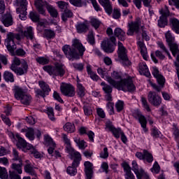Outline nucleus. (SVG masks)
I'll list each match as a JSON object with an SVG mask.
<instances>
[{
  "mask_svg": "<svg viewBox=\"0 0 179 179\" xmlns=\"http://www.w3.org/2000/svg\"><path fill=\"white\" fill-rule=\"evenodd\" d=\"M111 77H107V80L110 85L114 86L117 90H122L123 92H135L136 87L132 81V78H128L122 79L121 78V73L117 71H113L111 73ZM114 79L118 80L120 81L116 82Z\"/></svg>",
  "mask_w": 179,
  "mask_h": 179,
  "instance_id": "obj_1",
  "label": "nucleus"
},
{
  "mask_svg": "<svg viewBox=\"0 0 179 179\" xmlns=\"http://www.w3.org/2000/svg\"><path fill=\"white\" fill-rule=\"evenodd\" d=\"M62 51L69 61H75V59H79L80 56L82 57L83 55L85 48L79 40L76 39L73 41L72 47L65 45L62 47Z\"/></svg>",
  "mask_w": 179,
  "mask_h": 179,
  "instance_id": "obj_2",
  "label": "nucleus"
},
{
  "mask_svg": "<svg viewBox=\"0 0 179 179\" xmlns=\"http://www.w3.org/2000/svg\"><path fill=\"white\" fill-rule=\"evenodd\" d=\"M15 38H16V40H20V35L19 34L9 32L7 34L6 38L5 40V45L10 55H12V57H15V55H18V57H23L24 55H26L24 50L22 48L16 50ZM15 50H16L15 52Z\"/></svg>",
  "mask_w": 179,
  "mask_h": 179,
  "instance_id": "obj_3",
  "label": "nucleus"
},
{
  "mask_svg": "<svg viewBox=\"0 0 179 179\" xmlns=\"http://www.w3.org/2000/svg\"><path fill=\"white\" fill-rule=\"evenodd\" d=\"M43 70L53 77L60 76V78H62L65 75V67L61 63H55V66H44Z\"/></svg>",
  "mask_w": 179,
  "mask_h": 179,
  "instance_id": "obj_4",
  "label": "nucleus"
},
{
  "mask_svg": "<svg viewBox=\"0 0 179 179\" xmlns=\"http://www.w3.org/2000/svg\"><path fill=\"white\" fill-rule=\"evenodd\" d=\"M14 96L17 100H20L22 104L24 106H29L31 101V96L26 94L23 89L19 87H15Z\"/></svg>",
  "mask_w": 179,
  "mask_h": 179,
  "instance_id": "obj_5",
  "label": "nucleus"
},
{
  "mask_svg": "<svg viewBox=\"0 0 179 179\" xmlns=\"http://www.w3.org/2000/svg\"><path fill=\"white\" fill-rule=\"evenodd\" d=\"M115 37L111 36L109 39H106L101 43V48L105 52L111 54L115 50Z\"/></svg>",
  "mask_w": 179,
  "mask_h": 179,
  "instance_id": "obj_6",
  "label": "nucleus"
},
{
  "mask_svg": "<svg viewBox=\"0 0 179 179\" xmlns=\"http://www.w3.org/2000/svg\"><path fill=\"white\" fill-rule=\"evenodd\" d=\"M117 55L119 58L122 59L123 65H125V66L131 65V62H129L127 55V49L121 42H118Z\"/></svg>",
  "mask_w": 179,
  "mask_h": 179,
  "instance_id": "obj_7",
  "label": "nucleus"
},
{
  "mask_svg": "<svg viewBox=\"0 0 179 179\" xmlns=\"http://www.w3.org/2000/svg\"><path fill=\"white\" fill-rule=\"evenodd\" d=\"M149 103L155 107H159L162 104V97L159 96L155 92H150L148 95Z\"/></svg>",
  "mask_w": 179,
  "mask_h": 179,
  "instance_id": "obj_8",
  "label": "nucleus"
},
{
  "mask_svg": "<svg viewBox=\"0 0 179 179\" xmlns=\"http://www.w3.org/2000/svg\"><path fill=\"white\" fill-rule=\"evenodd\" d=\"M60 90L64 96L73 97L75 96V87L71 84H63L60 86Z\"/></svg>",
  "mask_w": 179,
  "mask_h": 179,
  "instance_id": "obj_9",
  "label": "nucleus"
},
{
  "mask_svg": "<svg viewBox=\"0 0 179 179\" xmlns=\"http://www.w3.org/2000/svg\"><path fill=\"white\" fill-rule=\"evenodd\" d=\"M132 170L134 173L136 174L138 179H142V177L145 178L146 179L149 178V176L148 173H145L142 169L139 170V166H138V163L136 161H132Z\"/></svg>",
  "mask_w": 179,
  "mask_h": 179,
  "instance_id": "obj_10",
  "label": "nucleus"
},
{
  "mask_svg": "<svg viewBox=\"0 0 179 179\" xmlns=\"http://www.w3.org/2000/svg\"><path fill=\"white\" fill-rule=\"evenodd\" d=\"M133 117L136 118V120H138L143 129L144 132H148V129L146 128V117L143 115V114L139 110H134L133 113Z\"/></svg>",
  "mask_w": 179,
  "mask_h": 179,
  "instance_id": "obj_11",
  "label": "nucleus"
},
{
  "mask_svg": "<svg viewBox=\"0 0 179 179\" xmlns=\"http://www.w3.org/2000/svg\"><path fill=\"white\" fill-rule=\"evenodd\" d=\"M10 69L15 72L17 75L22 76V75H24V73H27V69H29V66L27 63L24 62L22 64L20 67H15L14 65L10 66Z\"/></svg>",
  "mask_w": 179,
  "mask_h": 179,
  "instance_id": "obj_12",
  "label": "nucleus"
},
{
  "mask_svg": "<svg viewBox=\"0 0 179 179\" xmlns=\"http://www.w3.org/2000/svg\"><path fill=\"white\" fill-rule=\"evenodd\" d=\"M16 138L17 139V146L20 149H22L24 152H27L29 149H31V145L27 143L24 139H23L19 134L15 135Z\"/></svg>",
  "mask_w": 179,
  "mask_h": 179,
  "instance_id": "obj_13",
  "label": "nucleus"
},
{
  "mask_svg": "<svg viewBox=\"0 0 179 179\" xmlns=\"http://www.w3.org/2000/svg\"><path fill=\"white\" fill-rule=\"evenodd\" d=\"M34 4L40 15L45 16V8L49 6L48 3L43 0H35Z\"/></svg>",
  "mask_w": 179,
  "mask_h": 179,
  "instance_id": "obj_14",
  "label": "nucleus"
},
{
  "mask_svg": "<svg viewBox=\"0 0 179 179\" xmlns=\"http://www.w3.org/2000/svg\"><path fill=\"white\" fill-rule=\"evenodd\" d=\"M141 19H137L134 22L129 24V30L127 32V36H132L134 33L139 31V27L141 26Z\"/></svg>",
  "mask_w": 179,
  "mask_h": 179,
  "instance_id": "obj_15",
  "label": "nucleus"
},
{
  "mask_svg": "<svg viewBox=\"0 0 179 179\" xmlns=\"http://www.w3.org/2000/svg\"><path fill=\"white\" fill-rule=\"evenodd\" d=\"M102 87V90H103L104 93L106 94L105 98L106 99L107 101H111L113 100V97L111 96V93H113V87L106 83L103 82L101 83Z\"/></svg>",
  "mask_w": 179,
  "mask_h": 179,
  "instance_id": "obj_16",
  "label": "nucleus"
},
{
  "mask_svg": "<svg viewBox=\"0 0 179 179\" xmlns=\"http://www.w3.org/2000/svg\"><path fill=\"white\" fill-rule=\"evenodd\" d=\"M0 20L6 27H9V26L13 24V18L10 13L1 15Z\"/></svg>",
  "mask_w": 179,
  "mask_h": 179,
  "instance_id": "obj_17",
  "label": "nucleus"
},
{
  "mask_svg": "<svg viewBox=\"0 0 179 179\" xmlns=\"http://www.w3.org/2000/svg\"><path fill=\"white\" fill-rule=\"evenodd\" d=\"M152 75L156 78L159 85H160L161 86H163V85H164V82H166V80H164V77H163V76L160 74L157 67H152Z\"/></svg>",
  "mask_w": 179,
  "mask_h": 179,
  "instance_id": "obj_18",
  "label": "nucleus"
},
{
  "mask_svg": "<svg viewBox=\"0 0 179 179\" xmlns=\"http://www.w3.org/2000/svg\"><path fill=\"white\" fill-rule=\"evenodd\" d=\"M122 167L124 169V171L125 173V178L126 179H135V176L131 171V166L127 162H123L122 164Z\"/></svg>",
  "mask_w": 179,
  "mask_h": 179,
  "instance_id": "obj_19",
  "label": "nucleus"
},
{
  "mask_svg": "<svg viewBox=\"0 0 179 179\" xmlns=\"http://www.w3.org/2000/svg\"><path fill=\"white\" fill-rule=\"evenodd\" d=\"M98 1L100 5H101V6L104 8L108 15L113 13V5L111 4V2H110V0H98Z\"/></svg>",
  "mask_w": 179,
  "mask_h": 179,
  "instance_id": "obj_20",
  "label": "nucleus"
},
{
  "mask_svg": "<svg viewBox=\"0 0 179 179\" xmlns=\"http://www.w3.org/2000/svg\"><path fill=\"white\" fill-rule=\"evenodd\" d=\"M34 135H36L37 138H40L41 131L38 129H29L26 133V136L29 141H34Z\"/></svg>",
  "mask_w": 179,
  "mask_h": 179,
  "instance_id": "obj_21",
  "label": "nucleus"
},
{
  "mask_svg": "<svg viewBox=\"0 0 179 179\" xmlns=\"http://www.w3.org/2000/svg\"><path fill=\"white\" fill-rule=\"evenodd\" d=\"M138 72L141 75H144V76H146L147 78H150V72L145 63L139 64Z\"/></svg>",
  "mask_w": 179,
  "mask_h": 179,
  "instance_id": "obj_22",
  "label": "nucleus"
},
{
  "mask_svg": "<svg viewBox=\"0 0 179 179\" xmlns=\"http://www.w3.org/2000/svg\"><path fill=\"white\" fill-rule=\"evenodd\" d=\"M24 37H26L27 40H31V41H34L36 38L34 37V31H33V27H29L24 31L23 33Z\"/></svg>",
  "mask_w": 179,
  "mask_h": 179,
  "instance_id": "obj_23",
  "label": "nucleus"
},
{
  "mask_svg": "<svg viewBox=\"0 0 179 179\" xmlns=\"http://www.w3.org/2000/svg\"><path fill=\"white\" fill-rule=\"evenodd\" d=\"M78 33H86L89 31V24L87 22L78 23L76 26Z\"/></svg>",
  "mask_w": 179,
  "mask_h": 179,
  "instance_id": "obj_24",
  "label": "nucleus"
},
{
  "mask_svg": "<svg viewBox=\"0 0 179 179\" xmlns=\"http://www.w3.org/2000/svg\"><path fill=\"white\" fill-rule=\"evenodd\" d=\"M138 45L141 48V52L143 59L147 61L148 60V49L146 48V45H145V43L142 41H139L138 43Z\"/></svg>",
  "mask_w": 179,
  "mask_h": 179,
  "instance_id": "obj_25",
  "label": "nucleus"
},
{
  "mask_svg": "<svg viewBox=\"0 0 179 179\" xmlns=\"http://www.w3.org/2000/svg\"><path fill=\"white\" fill-rule=\"evenodd\" d=\"M170 23L173 31L179 34V20L177 18H171Z\"/></svg>",
  "mask_w": 179,
  "mask_h": 179,
  "instance_id": "obj_26",
  "label": "nucleus"
},
{
  "mask_svg": "<svg viewBox=\"0 0 179 179\" xmlns=\"http://www.w3.org/2000/svg\"><path fill=\"white\" fill-rule=\"evenodd\" d=\"M114 35L121 41H124L125 40V31H124L121 28H116L114 30Z\"/></svg>",
  "mask_w": 179,
  "mask_h": 179,
  "instance_id": "obj_27",
  "label": "nucleus"
},
{
  "mask_svg": "<svg viewBox=\"0 0 179 179\" xmlns=\"http://www.w3.org/2000/svg\"><path fill=\"white\" fill-rule=\"evenodd\" d=\"M71 156L74 157V160L73 162V166H79V162L82 160V156L80 155V153L77 151H74L72 154H70Z\"/></svg>",
  "mask_w": 179,
  "mask_h": 179,
  "instance_id": "obj_28",
  "label": "nucleus"
},
{
  "mask_svg": "<svg viewBox=\"0 0 179 179\" xmlns=\"http://www.w3.org/2000/svg\"><path fill=\"white\" fill-rule=\"evenodd\" d=\"M73 139L79 149H81L82 150H85V149H86L87 145H86V142L85 140H80V138L79 137H75Z\"/></svg>",
  "mask_w": 179,
  "mask_h": 179,
  "instance_id": "obj_29",
  "label": "nucleus"
},
{
  "mask_svg": "<svg viewBox=\"0 0 179 179\" xmlns=\"http://www.w3.org/2000/svg\"><path fill=\"white\" fill-rule=\"evenodd\" d=\"M85 175L93 174V164L90 162L84 163Z\"/></svg>",
  "mask_w": 179,
  "mask_h": 179,
  "instance_id": "obj_30",
  "label": "nucleus"
},
{
  "mask_svg": "<svg viewBox=\"0 0 179 179\" xmlns=\"http://www.w3.org/2000/svg\"><path fill=\"white\" fill-rule=\"evenodd\" d=\"M77 94L79 97H85L86 94V89L81 83L77 84Z\"/></svg>",
  "mask_w": 179,
  "mask_h": 179,
  "instance_id": "obj_31",
  "label": "nucleus"
},
{
  "mask_svg": "<svg viewBox=\"0 0 179 179\" xmlns=\"http://www.w3.org/2000/svg\"><path fill=\"white\" fill-rule=\"evenodd\" d=\"M38 85L41 90L45 93V94H48V93L51 92V89H50V86L47 83H45V82L39 81Z\"/></svg>",
  "mask_w": 179,
  "mask_h": 179,
  "instance_id": "obj_32",
  "label": "nucleus"
},
{
  "mask_svg": "<svg viewBox=\"0 0 179 179\" xmlns=\"http://www.w3.org/2000/svg\"><path fill=\"white\" fill-rule=\"evenodd\" d=\"M3 79L6 80V82H15V78L13 77V74L10 73V71H6L3 73Z\"/></svg>",
  "mask_w": 179,
  "mask_h": 179,
  "instance_id": "obj_33",
  "label": "nucleus"
},
{
  "mask_svg": "<svg viewBox=\"0 0 179 179\" xmlns=\"http://www.w3.org/2000/svg\"><path fill=\"white\" fill-rule=\"evenodd\" d=\"M70 17H73V13H72L71 10H65L62 15L63 22H66V20Z\"/></svg>",
  "mask_w": 179,
  "mask_h": 179,
  "instance_id": "obj_34",
  "label": "nucleus"
},
{
  "mask_svg": "<svg viewBox=\"0 0 179 179\" xmlns=\"http://www.w3.org/2000/svg\"><path fill=\"white\" fill-rule=\"evenodd\" d=\"M19 164H12L11 168L13 169V170H15V171H17L18 174H22V166H23V164L22 163V161H19Z\"/></svg>",
  "mask_w": 179,
  "mask_h": 179,
  "instance_id": "obj_35",
  "label": "nucleus"
},
{
  "mask_svg": "<svg viewBox=\"0 0 179 179\" xmlns=\"http://www.w3.org/2000/svg\"><path fill=\"white\" fill-rule=\"evenodd\" d=\"M64 129L66 132H70V134H72V132H75V125L71 122H67L64 126Z\"/></svg>",
  "mask_w": 179,
  "mask_h": 179,
  "instance_id": "obj_36",
  "label": "nucleus"
},
{
  "mask_svg": "<svg viewBox=\"0 0 179 179\" xmlns=\"http://www.w3.org/2000/svg\"><path fill=\"white\" fill-rule=\"evenodd\" d=\"M24 170L26 173H28L30 176H34L36 177V171H34V169L31 167V165L30 164H27V165L24 166Z\"/></svg>",
  "mask_w": 179,
  "mask_h": 179,
  "instance_id": "obj_37",
  "label": "nucleus"
},
{
  "mask_svg": "<svg viewBox=\"0 0 179 179\" xmlns=\"http://www.w3.org/2000/svg\"><path fill=\"white\" fill-rule=\"evenodd\" d=\"M20 8H17V12L20 10H27V0H18Z\"/></svg>",
  "mask_w": 179,
  "mask_h": 179,
  "instance_id": "obj_38",
  "label": "nucleus"
},
{
  "mask_svg": "<svg viewBox=\"0 0 179 179\" xmlns=\"http://www.w3.org/2000/svg\"><path fill=\"white\" fill-rule=\"evenodd\" d=\"M46 9L48 10L50 16H52V17H57L58 16V12L57 11V9H55V8H54L52 6H47Z\"/></svg>",
  "mask_w": 179,
  "mask_h": 179,
  "instance_id": "obj_39",
  "label": "nucleus"
},
{
  "mask_svg": "<svg viewBox=\"0 0 179 179\" xmlns=\"http://www.w3.org/2000/svg\"><path fill=\"white\" fill-rule=\"evenodd\" d=\"M143 160H146L148 163H152V162H153V155H152L148 150H144Z\"/></svg>",
  "mask_w": 179,
  "mask_h": 179,
  "instance_id": "obj_40",
  "label": "nucleus"
},
{
  "mask_svg": "<svg viewBox=\"0 0 179 179\" xmlns=\"http://www.w3.org/2000/svg\"><path fill=\"white\" fill-rule=\"evenodd\" d=\"M76 167H78V166H74L73 164L72 166H69L66 170L67 174H69V176H76L78 173Z\"/></svg>",
  "mask_w": 179,
  "mask_h": 179,
  "instance_id": "obj_41",
  "label": "nucleus"
},
{
  "mask_svg": "<svg viewBox=\"0 0 179 179\" xmlns=\"http://www.w3.org/2000/svg\"><path fill=\"white\" fill-rule=\"evenodd\" d=\"M159 27H166L167 26V17L161 16L158 20Z\"/></svg>",
  "mask_w": 179,
  "mask_h": 179,
  "instance_id": "obj_42",
  "label": "nucleus"
},
{
  "mask_svg": "<svg viewBox=\"0 0 179 179\" xmlns=\"http://www.w3.org/2000/svg\"><path fill=\"white\" fill-rule=\"evenodd\" d=\"M8 177H9V175H8V171H6V169L0 166V178L8 179Z\"/></svg>",
  "mask_w": 179,
  "mask_h": 179,
  "instance_id": "obj_43",
  "label": "nucleus"
},
{
  "mask_svg": "<svg viewBox=\"0 0 179 179\" xmlns=\"http://www.w3.org/2000/svg\"><path fill=\"white\" fill-rule=\"evenodd\" d=\"M91 24L93 27H94V29H96V30H97V29H99V27H100V24H101V22H100V20H99L96 18H92L91 19Z\"/></svg>",
  "mask_w": 179,
  "mask_h": 179,
  "instance_id": "obj_44",
  "label": "nucleus"
},
{
  "mask_svg": "<svg viewBox=\"0 0 179 179\" xmlns=\"http://www.w3.org/2000/svg\"><path fill=\"white\" fill-rule=\"evenodd\" d=\"M29 17L32 22H38L40 20V15L35 12H31L29 13Z\"/></svg>",
  "mask_w": 179,
  "mask_h": 179,
  "instance_id": "obj_45",
  "label": "nucleus"
},
{
  "mask_svg": "<svg viewBox=\"0 0 179 179\" xmlns=\"http://www.w3.org/2000/svg\"><path fill=\"white\" fill-rule=\"evenodd\" d=\"M27 10H20L19 11H17V13H20L19 17L21 19V20H26L27 19Z\"/></svg>",
  "mask_w": 179,
  "mask_h": 179,
  "instance_id": "obj_46",
  "label": "nucleus"
},
{
  "mask_svg": "<svg viewBox=\"0 0 179 179\" xmlns=\"http://www.w3.org/2000/svg\"><path fill=\"white\" fill-rule=\"evenodd\" d=\"M31 155H33L36 159H40V157H41V153H40V152H38L37 150H36V148H34L33 147V145H31V149H29Z\"/></svg>",
  "mask_w": 179,
  "mask_h": 179,
  "instance_id": "obj_47",
  "label": "nucleus"
},
{
  "mask_svg": "<svg viewBox=\"0 0 179 179\" xmlns=\"http://www.w3.org/2000/svg\"><path fill=\"white\" fill-rule=\"evenodd\" d=\"M112 134L114 135L115 138H120V135L122 134V131L120 128H113V129L111 131Z\"/></svg>",
  "mask_w": 179,
  "mask_h": 179,
  "instance_id": "obj_48",
  "label": "nucleus"
},
{
  "mask_svg": "<svg viewBox=\"0 0 179 179\" xmlns=\"http://www.w3.org/2000/svg\"><path fill=\"white\" fill-rule=\"evenodd\" d=\"M106 108L108 111L109 112L110 115H113L114 114V103L108 102L106 104Z\"/></svg>",
  "mask_w": 179,
  "mask_h": 179,
  "instance_id": "obj_49",
  "label": "nucleus"
},
{
  "mask_svg": "<svg viewBox=\"0 0 179 179\" xmlns=\"http://www.w3.org/2000/svg\"><path fill=\"white\" fill-rule=\"evenodd\" d=\"M151 171L152 173H155V174H159V173L160 172V166L159 165L157 162H155L154 163V165L151 169Z\"/></svg>",
  "mask_w": 179,
  "mask_h": 179,
  "instance_id": "obj_50",
  "label": "nucleus"
},
{
  "mask_svg": "<svg viewBox=\"0 0 179 179\" xmlns=\"http://www.w3.org/2000/svg\"><path fill=\"white\" fill-rule=\"evenodd\" d=\"M115 107H116L117 113H120V112L122 111V110H124V101H118L115 103Z\"/></svg>",
  "mask_w": 179,
  "mask_h": 179,
  "instance_id": "obj_51",
  "label": "nucleus"
},
{
  "mask_svg": "<svg viewBox=\"0 0 179 179\" xmlns=\"http://www.w3.org/2000/svg\"><path fill=\"white\" fill-rule=\"evenodd\" d=\"M160 131L156 127H153L151 130V135L153 138H160Z\"/></svg>",
  "mask_w": 179,
  "mask_h": 179,
  "instance_id": "obj_52",
  "label": "nucleus"
},
{
  "mask_svg": "<svg viewBox=\"0 0 179 179\" xmlns=\"http://www.w3.org/2000/svg\"><path fill=\"white\" fill-rule=\"evenodd\" d=\"M45 36L47 38H53V37H55V32L51 29H48L45 31Z\"/></svg>",
  "mask_w": 179,
  "mask_h": 179,
  "instance_id": "obj_53",
  "label": "nucleus"
},
{
  "mask_svg": "<svg viewBox=\"0 0 179 179\" xmlns=\"http://www.w3.org/2000/svg\"><path fill=\"white\" fill-rule=\"evenodd\" d=\"M48 115L51 121H55V117L54 116V109L52 108H48Z\"/></svg>",
  "mask_w": 179,
  "mask_h": 179,
  "instance_id": "obj_54",
  "label": "nucleus"
},
{
  "mask_svg": "<svg viewBox=\"0 0 179 179\" xmlns=\"http://www.w3.org/2000/svg\"><path fill=\"white\" fill-rule=\"evenodd\" d=\"M160 13L162 17H166L169 16L170 15V11H169V8L167 6H165L164 8L160 10Z\"/></svg>",
  "mask_w": 179,
  "mask_h": 179,
  "instance_id": "obj_55",
  "label": "nucleus"
},
{
  "mask_svg": "<svg viewBox=\"0 0 179 179\" xmlns=\"http://www.w3.org/2000/svg\"><path fill=\"white\" fill-rule=\"evenodd\" d=\"M100 157L101 159H107V157H108V148H107V147H105L103 150L101 152Z\"/></svg>",
  "mask_w": 179,
  "mask_h": 179,
  "instance_id": "obj_56",
  "label": "nucleus"
},
{
  "mask_svg": "<svg viewBox=\"0 0 179 179\" xmlns=\"http://www.w3.org/2000/svg\"><path fill=\"white\" fill-rule=\"evenodd\" d=\"M72 65L73 68L77 71H83V68L85 66V65H83L82 63H73Z\"/></svg>",
  "mask_w": 179,
  "mask_h": 179,
  "instance_id": "obj_57",
  "label": "nucleus"
},
{
  "mask_svg": "<svg viewBox=\"0 0 179 179\" xmlns=\"http://www.w3.org/2000/svg\"><path fill=\"white\" fill-rule=\"evenodd\" d=\"M141 102L144 107V108L146 110V111H150V107H149V104L148 103V101L145 97L141 98Z\"/></svg>",
  "mask_w": 179,
  "mask_h": 179,
  "instance_id": "obj_58",
  "label": "nucleus"
},
{
  "mask_svg": "<svg viewBox=\"0 0 179 179\" xmlns=\"http://www.w3.org/2000/svg\"><path fill=\"white\" fill-rule=\"evenodd\" d=\"M87 41L92 45L94 43V36L93 35V31L89 32L87 35Z\"/></svg>",
  "mask_w": 179,
  "mask_h": 179,
  "instance_id": "obj_59",
  "label": "nucleus"
},
{
  "mask_svg": "<svg viewBox=\"0 0 179 179\" xmlns=\"http://www.w3.org/2000/svg\"><path fill=\"white\" fill-rule=\"evenodd\" d=\"M113 19H120V17H121V12L118 8H115L113 10Z\"/></svg>",
  "mask_w": 179,
  "mask_h": 179,
  "instance_id": "obj_60",
  "label": "nucleus"
},
{
  "mask_svg": "<svg viewBox=\"0 0 179 179\" xmlns=\"http://www.w3.org/2000/svg\"><path fill=\"white\" fill-rule=\"evenodd\" d=\"M45 141L49 146H55V143L52 141V138L50 137L49 136H45Z\"/></svg>",
  "mask_w": 179,
  "mask_h": 179,
  "instance_id": "obj_61",
  "label": "nucleus"
},
{
  "mask_svg": "<svg viewBox=\"0 0 179 179\" xmlns=\"http://www.w3.org/2000/svg\"><path fill=\"white\" fill-rule=\"evenodd\" d=\"M1 117L6 125H8V127H10V125H12V124L10 123V119H9V117H7L6 116H5V115H1Z\"/></svg>",
  "mask_w": 179,
  "mask_h": 179,
  "instance_id": "obj_62",
  "label": "nucleus"
},
{
  "mask_svg": "<svg viewBox=\"0 0 179 179\" xmlns=\"http://www.w3.org/2000/svg\"><path fill=\"white\" fill-rule=\"evenodd\" d=\"M115 128V127H114V125H113V122L110 121L106 122L105 129L110 131L111 132Z\"/></svg>",
  "mask_w": 179,
  "mask_h": 179,
  "instance_id": "obj_63",
  "label": "nucleus"
},
{
  "mask_svg": "<svg viewBox=\"0 0 179 179\" xmlns=\"http://www.w3.org/2000/svg\"><path fill=\"white\" fill-rule=\"evenodd\" d=\"M36 61L38 64H41V65H45L48 64V59L44 57H38L36 59Z\"/></svg>",
  "mask_w": 179,
  "mask_h": 179,
  "instance_id": "obj_64",
  "label": "nucleus"
}]
</instances>
